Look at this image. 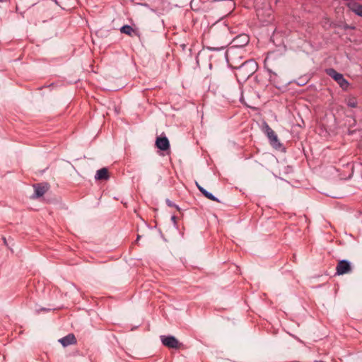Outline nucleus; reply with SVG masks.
I'll return each mask as SVG.
<instances>
[{
  "instance_id": "obj_11",
  "label": "nucleus",
  "mask_w": 362,
  "mask_h": 362,
  "mask_svg": "<svg viewBox=\"0 0 362 362\" xmlns=\"http://www.w3.org/2000/svg\"><path fill=\"white\" fill-rule=\"evenodd\" d=\"M108 171L105 168H101L97 170L96 174L95 175V180H107L108 178Z\"/></svg>"
},
{
  "instance_id": "obj_10",
  "label": "nucleus",
  "mask_w": 362,
  "mask_h": 362,
  "mask_svg": "<svg viewBox=\"0 0 362 362\" xmlns=\"http://www.w3.org/2000/svg\"><path fill=\"white\" fill-rule=\"evenodd\" d=\"M250 66V73L248 74V75H251L255 71H256V69H257V64L256 63H255L254 62L252 61H250V62H245L244 64H243V65L240 66V71H242V72H244L245 71V69Z\"/></svg>"
},
{
  "instance_id": "obj_4",
  "label": "nucleus",
  "mask_w": 362,
  "mask_h": 362,
  "mask_svg": "<svg viewBox=\"0 0 362 362\" xmlns=\"http://www.w3.org/2000/svg\"><path fill=\"white\" fill-rule=\"evenodd\" d=\"M351 264L346 260H341L337 266V274L343 275L351 272Z\"/></svg>"
},
{
  "instance_id": "obj_9",
  "label": "nucleus",
  "mask_w": 362,
  "mask_h": 362,
  "mask_svg": "<svg viewBox=\"0 0 362 362\" xmlns=\"http://www.w3.org/2000/svg\"><path fill=\"white\" fill-rule=\"evenodd\" d=\"M35 193L33 195V198H37L42 197L47 190L48 187L47 185H35L34 186Z\"/></svg>"
},
{
  "instance_id": "obj_15",
  "label": "nucleus",
  "mask_w": 362,
  "mask_h": 362,
  "mask_svg": "<svg viewBox=\"0 0 362 362\" xmlns=\"http://www.w3.org/2000/svg\"><path fill=\"white\" fill-rule=\"evenodd\" d=\"M166 202H167V204H168V205L169 206H175L177 209H178V210H179V207H178L177 205L174 204H173L171 201H170L169 199H167V200H166Z\"/></svg>"
},
{
  "instance_id": "obj_12",
  "label": "nucleus",
  "mask_w": 362,
  "mask_h": 362,
  "mask_svg": "<svg viewBox=\"0 0 362 362\" xmlns=\"http://www.w3.org/2000/svg\"><path fill=\"white\" fill-rule=\"evenodd\" d=\"M196 185L197 186L199 191L206 198H208L209 199L212 200V201L218 202V199L215 196H214L211 192H209L208 191H206L204 188H203L202 186H200L197 182H196Z\"/></svg>"
},
{
  "instance_id": "obj_6",
  "label": "nucleus",
  "mask_w": 362,
  "mask_h": 362,
  "mask_svg": "<svg viewBox=\"0 0 362 362\" xmlns=\"http://www.w3.org/2000/svg\"><path fill=\"white\" fill-rule=\"evenodd\" d=\"M346 6L357 16L362 17V5L355 1H350L346 3Z\"/></svg>"
},
{
  "instance_id": "obj_13",
  "label": "nucleus",
  "mask_w": 362,
  "mask_h": 362,
  "mask_svg": "<svg viewBox=\"0 0 362 362\" xmlns=\"http://www.w3.org/2000/svg\"><path fill=\"white\" fill-rule=\"evenodd\" d=\"M120 31H121V33L127 34L130 36L132 35L133 33H134V29L130 25H125L122 26L120 28Z\"/></svg>"
},
{
  "instance_id": "obj_3",
  "label": "nucleus",
  "mask_w": 362,
  "mask_h": 362,
  "mask_svg": "<svg viewBox=\"0 0 362 362\" xmlns=\"http://www.w3.org/2000/svg\"><path fill=\"white\" fill-rule=\"evenodd\" d=\"M263 129L264 133L267 134L268 139L270 141V143L273 146H276L279 144L278 138L275 132L269 127V126L264 123L263 125Z\"/></svg>"
},
{
  "instance_id": "obj_16",
  "label": "nucleus",
  "mask_w": 362,
  "mask_h": 362,
  "mask_svg": "<svg viewBox=\"0 0 362 362\" xmlns=\"http://www.w3.org/2000/svg\"><path fill=\"white\" fill-rule=\"evenodd\" d=\"M171 219H172V221L174 222V223H175V222H176V217H175V216H173L171 217Z\"/></svg>"
},
{
  "instance_id": "obj_5",
  "label": "nucleus",
  "mask_w": 362,
  "mask_h": 362,
  "mask_svg": "<svg viewBox=\"0 0 362 362\" xmlns=\"http://www.w3.org/2000/svg\"><path fill=\"white\" fill-rule=\"evenodd\" d=\"M161 341L163 345L169 348H177L178 346V341L175 337L173 336H161Z\"/></svg>"
},
{
  "instance_id": "obj_1",
  "label": "nucleus",
  "mask_w": 362,
  "mask_h": 362,
  "mask_svg": "<svg viewBox=\"0 0 362 362\" xmlns=\"http://www.w3.org/2000/svg\"><path fill=\"white\" fill-rule=\"evenodd\" d=\"M327 74L332 77L343 90H347L349 83L341 74L337 72L334 69H327Z\"/></svg>"
},
{
  "instance_id": "obj_8",
  "label": "nucleus",
  "mask_w": 362,
  "mask_h": 362,
  "mask_svg": "<svg viewBox=\"0 0 362 362\" xmlns=\"http://www.w3.org/2000/svg\"><path fill=\"white\" fill-rule=\"evenodd\" d=\"M59 341L62 344L63 346H67L69 345L75 344L76 342V339L73 334H69L66 337L59 339Z\"/></svg>"
},
{
  "instance_id": "obj_2",
  "label": "nucleus",
  "mask_w": 362,
  "mask_h": 362,
  "mask_svg": "<svg viewBox=\"0 0 362 362\" xmlns=\"http://www.w3.org/2000/svg\"><path fill=\"white\" fill-rule=\"evenodd\" d=\"M249 36L246 34H241L235 37L232 41L233 47H242L248 44Z\"/></svg>"
},
{
  "instance_id": "obj_14",
  "label": "nucleus",
  "mask_w": 362,
  "mask_h": 362,
  "mask_svg": "<svg viewBox=\"0 0 362 362\" xmlns=\"http://www.w3.org/2000/svg\"><path fill=\"white\" fill-rule=\"evenodd\" d=\"M346 104L350 107H356L357 106V100L354 97H350L346 99Z\"/></svg>"
},
{
  "instance_id": "obj_7",
  "label": "nucleus",
  "mask_w": 362,
  "mask_h": 362,
  "mask_svg": "<svg viewBox=\"0 0 362 362\" xmlns=\"http://www.w3.org/2000/svg\"><path fill=\"white\" fill-rule=\"evenodd\" d=\"M156 145L159 149L162 151H166L170 147L169 141L165 136L157 138Z\"/></svg>"
}]
</instances>
